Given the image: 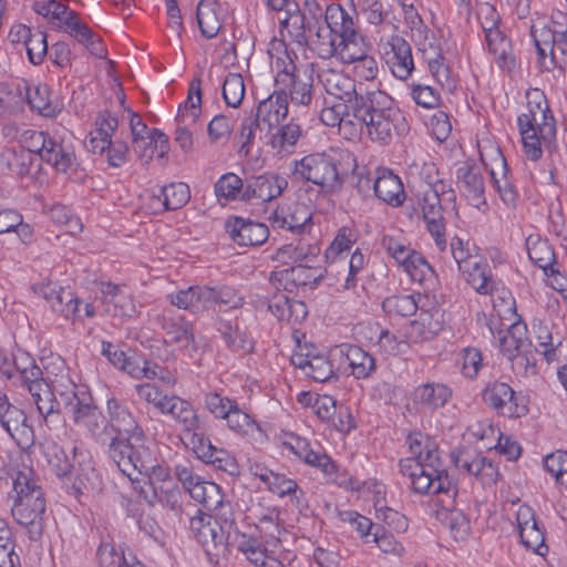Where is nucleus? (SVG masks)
<instances>
[{"instance_id": "f257e3e1", "label": "nucleus", "mask_w": 567, "mask_h": 567, "mask_svg": "<svg viewBox=\"0 0 567 567\" xmlns=\"http://www.w3.org/2000/svg\"><path fill=\"white\" fill-rule=\"evenodd\" d=\"M318 78L327 94L348 104L353 117L367 126L372 140L388 144L393 133H399L398 122L403 117L389 94L381 90L360 93L353 79L333 69L321 71Z\"/></svg>"}, {"instance_id": "f03ea898", "label": "nucleus", "mask_w": 567, "mask_h": 567, "mask_svg": "<svg viewBox=\"0 0 567 567\" xmlns=\"http://www.w3.org/2000/svg\"><path fill=\"white\" fill-rule=\"evenodd\" d=\"M109 425L115 433L107 444V455L132 483L136 470L152 468L153 455L147 437L131 411L118 400H107Z\"/></svg>"}, {"instance_id": "7ed1b4c3", "label": "nucleus", "mask_w": 567, "mask_h": 567, "mask_svg": "<svg viewBox=\"0 0 567 567\" xmlns=\"http://www.w3.org/2000/svg\"><path fill=\"white\" fill-rule=\"evenodd\" d=\"M17 499L11 513L14 520L25 528L31 540L40 539L43 533L45 499L43 492L31 477V472H19L13 480Z\"/></svg>"}, {"instance_id": "20e7f679", "label": "nucleus", "mask_w": 567, "mask_h": 567, "mask_svg": "<svg viewBox=\"0 0 567 567\" xmlns=\"http://www.w3.org/2000/svg\"><path fill=\"white\" fill-rule=\"evenodd\" d=\"M152 465L147 471L136 470L135 474L144 475L147 481L144 485H140L137 477H134V488L150 505L158 502L174 512H179L182 509L181 491L168 471L157 464L155 455H153Z\"/></svg>"}, {"instance_id": "39448f33", "label": "nucleus", "mask_w": 567, "mask_h": 567, "mask_svg": "<svg viewBox=\"0 0 567 567\" xmlns=\"http://www.w3.org/2000/svg\"><path fill=\"white\" fill-rule=\"evenodd\" d=\"M292 177L299 182H310L329 193L340 190L343 185L338 162L324 153L309 154L295 161Z\"/></svg>"}, {"instance_id": "423d86ee", "label": "nucleus", "mask_w": 567, "mask_h": 567, "mask_svg": "<svg viewBox=\"0 0 567 567\" xmlns=\"http://www.w3.org/2000/svg\"><path fill=\"white\" fill-rule=\"evenodd\" d=\"M200 113L202 80L194 78L189 84L187 100L184 105H179L176 116L177 127L174 140L185 153H189L193 150V135L196 132Z\"/></svg>"}, {"instance_id": "0eeeda50", "label": "nucleus", "mask_w": 567, "mask_h": 567, "mask_svg": "<svg viewBox=\"0 0 567 567\" xmlns=\"http://www.w3.org/2000/svg\"><path fill=\"white\" fill-rule=\"evenodd\" d=\"M277 85L288 89V96L293 105L309 106L315 94L313 64L297 66L292 61L276 76Z\"/></svg>"}, {"instance_id": "6e6552de", "label": "nucleus", "mask_w": 567, "mask_h": 567, "mask_svg": "<svg viewBox=\"0 0 567 567\" xmlns=\"http://www.w3.org/2000/svg\"><path fill=\"white\" fill-rule=\"evenodd\" d=\"M523 148L530 161H538L543 155V145L550 147L556 140V122L551 110L535 120L530 118V130L518 128Z\"/></svg>"}, {"instance_id": "1a4fd4ad", "label": "nucleus", "mask_w": 567, "mask_h": 567, "mask_svg": "<svg viewBox=\"0 0 567 567\" xmlns=\"http://www.w3.org/2000/svg\"><path fill=\"white\" fill-rule=\"evenodd\" d=\"M42 449L48 465L58 477L69 476L73 472L79 476H89V472H94L91 457L83 452H79L76 446L71 450L73 462L64 449L55 442L48 441L42 445Z\"/></svg>"}, {"instance_id": "9d476101", "label": "nucleus", "mask_w": 567, "mask_h": 567, "mask_svg": "<svg viewBox=\"0 0 567 567\" xmlns=\"http://www.w3.org/2000/svg\"><path fill=\"white\" fill-rule=\"evenodd\" d=\"M410 485L414 493L437 495L439 502L444 508L453 505L457 495L456 483L447 471L431 472L422 468L410 481Z\"/></svg>"}, {"instance_id": "9b49d317", "label": "nucleus", "mask_w": 567, "mask_h": 567, "mask_svg": "<svg viewBox=\"0 0 567 567\" xmlns=\"http://www.w3.org/2000/svg\"><path fill=\"white\" fill-rule=\"evenodd\" d=\"M422 209V216L426 224V229L432 236L437 249L443 252L447 248L446 225L443 215L442 198L435 193L422 195L419 199Z\"/></svg>"}, {"instance_id": "f8f14e48", "label": "nucleus", "mask_w": 567, "mask_h": 567, "mask_svg": "<svg viewBox=\"0 0 567 567\" xmlns=\"http://www.w3.org/2000/svg\"><path fill=\"white\" fill-rule=\"evenodd\" d=\"M189 444L203 462L212 464L217 470L224 471L229 475L239 474L236 458L228 451L213 445L210 440L203 433H194L189 439Z\"/></svg>"}, {"instance_id": "ddd939ff", "label": "nucleus", "mask_w": 567, "mask_h": 567, "mask_svg": "<svg viewBox=\"0 0 567 567\" xmlns=\"http://www.w3.org/2000/svg\"><path fill=\"white\" fill-rule=\"evenodd\" d=\"M455 466L478 480L483 485H493L498 480V470L487 457L470 450H458L452 454Z\"/></svg>"}, {"instance_id": "4468645a", "label": "nucleus", "mask_w": 567, "mask_h": 567, "mask_svg": "<svg viewBox=\"0 0 567 567\" xmlns=\"http://www.w3.org/2000/svg\"><path fill=\"white\" fill-rule=\"evenodd\" d=\"M485 404L507 417H520L527 413L525 405H519L514 390L504 382L488 383L482 393Z\"/></svg>"}, {"instance_id": "2eb2a0df", "label": "nucleus", "mask_w": 567, "mask_h": 567, "mask_svg": "<svg viewBox=\"0 0 567 567\" xmlns=\"http://www.w3.org/2000/svg\"><path fill=\"white\" fill-rule=\"evenodd\" d=\"M268 220L274 229L289 230L293 234L308 231L312 214L306 205L278 206L270 213Z\"/></svg>"}, {"instance_id": "dca6fc26", "label": "nucleus", "mask_w": 567, "mask_h": 567, "mask_svg": "<svg viewBox=\"0 0 567 567\" xmlns=\"http://www.w3.org/2000/svg\"><path fill=\"white\" fill-rule=\"evenodd\" d=\"M420 51L423 60L427 64V69L431 72L435 81L441 85L443 90L452 93L456 89V78L452 73L449 64L445 62L443 49L440 43L426 42L420 44Z\"/></svg>"}, {"instance_id": "f3484780", "label": "nucleus", "mask_w": 567, "mask_h": 567, "mask_svg": "<svg viewBox=\"0 0 567 567\" xmlns=\"http://www.w3.org/2000/svg\"><path fill=\"white\" fill-rule=\"evenodd\" d=\"M287 187V179L278 174L265 173L259 176H251L246 179L241 200L250 202L252 199H259L269 202L279 197Z\"/></svg>"}, {"instance_id": "a211bd4d", "label": "nucleus", "mask_w": 567, "mask_h": 567, "mask_svg": "<svg viewBox=\"0 0 567 567\" xmlns=\"http://www.w3.org/2000/svg\"><path fill=\"white\" fill-rule=\"evenodd\" d=\"M383 58L392 74L406 80L414 70L410 44L400 35H393L384 47Z\"/></svg>"}, {"instance_id": "6ab92c4d", "label": "nucleus", "mask_w": 567, "mask_h": 567, "mask_svg": "<svg viewBox=\"0 0 567 567\" xmlns=\"http://www.w3.org/2000/svg\"><path fill=\"white\" fill-rule=\"evenodd\" d=\"M226 233L239 246H259L269 237V229L262 223L241 217H230L225 221Z\"/></svg>"}, {"instance_id": "aec40b11", "label": "nucleus", "mask_w": 567, "mask_h": 567, "mask_svg": "<svg viewBox=\"0 0 567 567\" xmlns=\"http://www.w3.org/2000/svg\"><path fill=\"white\" fill-rule=\"evenodd\" d=\"M517 524L522 544L527 549L544 556L548 550L545 544V534L539 527L534 511L529 506H520L518 508Z\"/></svg>"}, {"instance_id": "412c9836", "label": "nucleus", "mask_w": 567, "mask_h": 567, "mask_svg": "<svg viewBox=\"0 0 567 567\" xmlns=\"http://www.w3.org/2000/svg\"><path fill=\"white\" fill-rule=\"evenodd\" d=\"M99 289L106 312L113 317H132L135 313L134 301L122 286L101 281Z\"/></svg>"}, {"instance_id": "4be33fe9", "label": "nucleus", "mask_w": 567, "mask_h": 567, "mask_svg": "<svg viewBox=\"0 0 567 567\" xmlns=\"http://www.w3.org/2000/svg\"><path fill=\"white\" fill-rule=\"evenodd\" d=\"M156 322L165 331V341L187 348L194 341L190 323L173 310H163L156 317Z\"/></svg>"}, {"instance_id": "5701e85b", "label": "nucleus", "mask_w": 567, "mask_h": 567, "mask_svg": "<svg viewBox=\"0 0 567 567\" xmlns=\"http://www.w3.org/2000/svg\"><path fill=\"white\" fill-rule=\"evenodd\" d=\"M189 528L197 542L207 550L224 546L225 535L217 518L199 513L190 518Z\"/></svg>"}, {"instance_id": "b1692460", "label": "nucleus", "mask_w": 567, "mask_h": 567, "mask_svg": "<svg viewBox=\"0 0 567 567\" xmlns=\"http://www.w3.org/2000/svg\"><path fill=\"white\" fill-rule=\"evenodd\" d=\"M290 361L296 368L301 369L307 377L317 382H327L337 378L330 360L323 354L295 352Z\"/></svg>"}, {"instance_id": "393cba45", "label": "nucleus", "mask_w": 567, "mask_h": 567, "mask_svg": "<svg viewBox=\"0 0 567 567\" xmlns=\"http://www.w3.org/2000/svg\"><path fill=\"white\" fill-rule=\"evenodd\" d=\"M161 413L171 415L183 427L189 439L194 433H198L199 416L190 402L177 395H171L163 405Z\"/></svg>"}, {"instance_id": "a878e982", "label": "nucleus", "mask_w": 567, "mask_h": 567, "mask_svg": "<svg viewBox=\"0 0 567 567\" xmlns=\"http://www.w3.org/2000/svg\"><path fill=\"white\" fill-rule=\"evenodd\" d=\"M377 174L373 183L375 196L393 207L402 205L405 192L400 177L388 168H379Z\"/></svg>"}, {"instance_id": "bb28decb", "label": "nucleus", "mask_w": 567, "mask_h": 567, "mask_svg": "<svg viewBox=\"0 0 567 567\" xmlns=\"http://www.w3.org/2000/svg\"><path fill=\"white\" fill-rule=\"evenodd\" d=\"M288 94L285 89L276 90L267 99L262 100L257 107L256 116L267 124L268 130L278 126L288 115Z\"/></svg>"}, {"instance_id": "cd10ccee", "label": "nucleus", "mask_w": 567, "mask_h": 567, "mask_svg": "<svg viewBox=\"0 0 567 567\" xmlns=\"http://www.w3.org/2000/svg\"><path fill=\"white\" fill-rule=\"evenodd\" d=\"M315 27L308 34V41L303 44L322 60H330L338 53V41L326 21L315 20Z\"/></svg>"}, {"instance_id": "c85d7f7f", "label": "nucleus", "mask_w": 567, "mask_h": 567, "mask_svg": "<svg viewBox=\"0 0 567 567\" xmlns=\"http://www.w3.org/2000/svg\"><path fill=\"white\" fill-rule=\"evenodd\" d=\"M456 177L460 189L474 206L478 207L480 204L485 203L484 178L478 166L464 164L457 168Z\"/></svg>"}, {"instance_id": "c756f323", "label": "nucleus", "mask_w": 567, "mask_h": 567, "mask_svg": "<svg viewBox=\"0 0 567 567\" xmlns=\"http://www.w3.org/2000/svg\"><path fill=\"white\" fill-rule=\"evenodd\" d=\"M212 292L208 286H192L187 289L179 290L168 295L171 305L179 309L187 310L192 313H199L208 310V302Z\"/></svg>"}, {"instance_id": "7c9ffc66", "label": "nucleus", "mask_w": 567, "mask_h": 567, "mask_svg": "<svg viewBox=\"0 0 567 567\" xmlns=\"http://www.w3.org/2000/svg\"><path fill=\"white\" fill-rule=\"evenodd\" d=\"M529 259L544 270L546 276L557 277L560 272L555 268L556 257L551 245L539 236L530 235L526 239Z\"/></svg>"}, {"instance_id": "2f4dec72", "label": "nucleus", "mask_w": 567, "mask_h": 567, "mask_svg": "<svg viewBox=\"0 0 567 567\" xmlns=\"http://www.w3.org/2000/svg\"><path fill=\"white\" fill-rule=\"evenodd\" d=\"M326 270L321 267H313L309 265L298 264L290 268L276 272L279 276V281L285 282V289L291 284L295 287H316L324 277Z\"/></svg>"}, {"instance_id": "473e14b6", "label": "nucleus", "mask_w": 567, "mask_h": 567, "mask_svg": "<svg viewBox=\"0 0 567 567\" xmlns=\"http://www.w3.org/2000/svg\"><path fill=\"white\" fill-rule=\"evenodd\" d=\"M287 17L280 21L284 29L287 30L292 40L299 45H303L308 41L307 32H311L315 27L316 18L308 19L300 12L297 2L290 3L289 7L284 9Z\"/></svg>"}, {"instance_id": "72a5a7b5", "label": "nucleus", "mask_w": 567, "mask_h": 567, "mask_svg": "<svg viewBox=\"0 0 567 567\" xmlns=\"http://www.w3.org/2000/svg\"><path fill=\"white\" fill-rule=\"evenodd\" d=\"M48 142L41 159L52 165L60 173H68L76 161L73 147L52 136Z\"/></svg>"}, {"instance_id": "f704fd0d", "label": "nucleus", "mask_w": 567, "mask_h": 567, "mask_svg": "<svg viewBox=\"0 0 567 567\" xmlns=\"http://www.w3.org/2000/svg\"><path fill=\"white\" fill-rule=\"evenodd\" d=\"M41 293L50 303L52 310L62 315L66 319L74 317L79 311L80 300L68 289L48 285L41 289Z\"/></svg>"}, {"instance_id": "c9c22d12", "label": "nucleus", "mask_w": 567, "mask_h": 567, "mask_svg": "<svg viewBox=\"0 0 567 567\" xmlns=\"http://www.w3.org/2000/svg\"><path fill=\"white\" fill-rule=\"evenodd\" d=\"M72 417L75 424L85 427L94 437H99L109 430L107 419L97 406L91 403H83L74 410Z\"/></svg>"}, {"instance_id": "e433bc0d", "label": "nucleus", "mask_w": 567, "mask_h": 567, "mask_svg": "<svg viewBox=\"0 0 567 567\" xmlns=\"http://www.w3.org/2000/svg\"><path fill=\"white\" fill-rule=\"evenodd\" d=\"M324 21L337 41H344L359 33L352 16L340 6L328 7Z\"/></svg>"}, {"instance_id": "4c0bfd02", "label": "nucleus", "mask_w": 567, "mask_h": 567, "mask_svg": "<svg viewBox=\"0 0 567 567\" xmlns=\"http://www.w3.org/2000/svg\"><path fill=\"white\" fill-rule=\"evenodd\" d=\"M461 269L464 279L481 295L493 293L495 281L492 277V270L486 261L481 258Z\"/></svg>"}, {"instance_id": "58836bf2", "label": "nucleus", "mask_w": 567, "mask_h": 567, "mask_svg": "<svg viewBox=\"0 0 567 567\" xmlns=\"http://www.w3.org/2000/svg\"><path fill=\"white\" fill-rule=\"evenodd\" d=\"M0 162L11 174L25 176L30 174L34 155L23 147H7L0 154Z\"/></svg>"}, {"instance_id": "ea45409f", "label": "nucleus", "mask_w": 567, "mask_h": 567, "mask_svg": "<svg viewBox=\"0 0 567 567\" xmlns=\"http://www.w3.org/2000/svg\"><path fill=\"white\" fill-rule=\"evenodd\" d=\"M218 9L219 4L216 0H200L197 6L198 27L203 37L207 39L215 38L221 28Z\"/></svg>"}, {"instance_id": "a19ab883", "label": "nucleus", "mask_w": 567, "mask_h": 567, "mask_svg": "<svg viewBox=\"0 0 567 567\" xmlns=\"http://www.w3.org/2000/svg\"><path fill=\"white\" fill-rule=\"evenodd\" d=\"M344 353L351 374L355 379H367L377 369L375 359L358 346H346Z\"/></svg>"}, {"instance_id": "79ce46f5", "label": "nucleus", "mask_w": 567, "mask_h": 567, "mask_svg": "<svg viewBox=\"0 0 567 567\" xmlns=\"http://www.w3.org/2000/svg\"><path fill=\"white\" fill-rule=\"evenodd\" d=\"M491 53H493L502 69L511 70L514 66V58L511 54V42L499 28L484 32Z\"/></svg>"}, {"instance_id": "37998d69", "label": "nucleus", "mask_w": 567, "mask_h": 567, "mask_svg": "<svg viewBox=\"0 0 567 567\" xmlns=\"http://www.w3.org/2000/svg\"><path fill=\"white\" fill-rule=\"evenodd\" d=\"M190 198L189 187L185 183H173L163 186L159 195H154L153 199L162 203L166 210H176L185 206Z\"/></svg>"}, {"instance_id": "c03bdc74", "label": "nucleus", "mask_w": 567, "mask_h": 567, "mask_svg": "<svg viewBox=\"0 0 567 567\" xmlns=\"http://www.w3.org/2000/svg\"><path fill=\"white\" fill-rule=\"evenodd\" d=\"M451 398V390L441 383H425L414 390V400L429 408L443 406Z\"/></svg>"}, {"instance_id": "a18cd8bd", "label": "nucleus", "mask_w": 567, "mask_h": 567, "mask_svg": "<svg viewBox=\"0 0 567 567\" xmlns=\"http://www.w3.org/2000/svg\"><path fill=\"white\" fill-rule=\"evenodd\" d=\"M302 135L301 127L295 121H290L285 125L277 127L271 134L269 144L277 152H290L296 146Z\"/></svg>"}, {"instance_id": "49530a36", "label": "nucleus", "mask_w": 567, "mask_h": 567, "mask_svg": "<svg viewBox=\"0 0 567 567\" xmlns=\"http://www.w3.org/2000/svg\"><path fill=\"white\" fill-rule=\"evenodd\" d=\"M217 330L231 351L250 352L252 350V342L248 339L246 332L241 331L237 324L220 320Z\"/></svg>"}, {"instance_id": "de8ad7c7", "label": "nucleus", "mask_w": 567, "mask_h": 567, "mask_svg": "<svg viewBox=\"0 0 567 567\" xmlns=\"http://www.w3.org/2000/svg\"><path fill=\"white\" fill-rule=\"evenodd\" d=\"M525 334L526 327L515 323L512 324L499 338L501 351L508 358V360L516 353L523 352V350L529 346L526 343Z\"/></svg>"}, {"instance_id": "09e8293b", "label": "nucleus", "mask_w": 567, "mask_h": 567, "mask_svg": "<svg viewBox=\"0 0 567 567\" xmlns=\"http://www.w3.org/2000/svg\"><path fill=\"white\" fill-rule=\"evenodd\" d=\"M527 109L528 111L517 118L518 128L526 127L530 130V118L535 120L542 113L549 112L550 107L543 91L535 89L527 93Z\"/></svg>"}, {"instance_id": "8fccbe9b", "label": "nucleus", "mask_w": 567, "mask_h": 567, "mask_svg": "<svg viewBox=\"0 0 567 567\" xmlns=\"http://www.w3.org/2000/svg\"><path fill=\"white\" fill-rule=\"evenodd\" d=\"M336 56L343 64H352L368 52V44L359 32L344 41H338Z\"/></svg>"}, {"instance_id": "3c124183", "label": "nucleus", "mask_w": 567, "mask_h": 567, "mask_svg": "<svg viewBox=\"0 0 567 567\" xmlns=\"http://www.w3.org/2000/svg\"><path fill=\"white\" fill-rule=\"evenodd\" d=\"M27 99L30 107L42 116L54 117L61 112L59 105L51 102L49 89L45 85L28 90Z\"/></svg>"}, {"instance_id": "603ef678", "label": "nucleus", "mask_w": 567, "mask_h": 567, "mask_svg": "<svg viewBox=\"0 0 567 567\" xmlns=\"http://www.w3.org/2000/svg\"><path fill=\"white\" fill-rule=\"evenodd\" d=\"M14 539L7 522L0 518V567H16L20 565V557L14 551Z\"/></svg>"}, {"instance_id": "864d4df0", "label": "nucleus", "mask_w": 567, "mask_h": 567, "mask_svg": "<svg viewBox=\"0 0 567 567\" xmlns=\"http://www.w3.org/2000/svg\"><path fill=\"white\" fill-rule=\"evenodd\" d=\"M75 389L76 385L68 378H62L60 381H54L51 384V391L55 392V396L60 402V408L63 406L72 414L74 413V410L84 403L79 399Z\"/></svg>"}, {"instance_id": "5fc2aeb1", "label": "nucleus", "mask_w": 567, "mask_h": 567, "mask_svg": "<svg viewBox=\"0 0 567 567\" xmlns=\"http://www.w3.org/2000/svg\"><path fill=\"white\" fill-rule=\"evenodd\" d=\"M245 186L246 184H244L243 179L238 175L235 173H227L216 182L215 194L218 200L221 198H225L226 200H241Z\"/></svg>"}, {"instance_id": "6e6d98bb", "label": "nucleus", "mask_w": 567, "mask_h": 567, "mask_svg": "<svg viewBox=\"0 0 567 567\" xmlns=\"http://www.w3.org/2000/svg\"><path fill=\"white\" fill-rule=\"evenodd\" d=\"M39 414L42 416L45 425L52 429L60 423L61 410L60 402L55 396V392L51 390H44V395L34 402Z\"/></svg>"}, {"instance_id": "4d7b16f0", "label": "nucleus", "mask_w": 567, "mask_h": 567, "mask_svg": "<svg viewBox=\"0 0 567 567\" xmlns=\"http://www.w3.org/2000/svg\"><path fill=\"white\" fill-rule=\"evenodd\" d=\"M502 162V172L501 176L492 169L491 176L494 183L495 188L497 189L501 199L506 204L507 206H515L516 200L518 198V193L514 184L508 177V167L505 158L501 159Z\"/></svg>"}, {"instance_id": "13d9d810", "label": "nucleus", "mask_w": 567, "mask_h": 567, "mask_svg": "<svg viewBox=\"0 0 567 567\" xmlns=\"http://www.w3.org/2000/svg\"><path fill=\"white\" fill-rule=\"evenodd\" d=\"M383 310L390 316L410 317L417 310V302L412 295H396L385 298Z\"/></svg>"}, {"instance_id": "bf43d9fd", "label": "nucleus", "mask_w": 567, "mask_h": 567, "mask_svg": "<svg viewBox=\"0 0 567 567\" xmlns=\"http://www.w3.org/2000/svg\"><path fill=\"white\" fill-rule=\"evenodd\" d=\"M208 291L212 292L208 310L215 306H218L220 309H237L243 306V298L234 288L227 286L219 288L208 287Z\"/></svg>"}, {"instance_id": "052dcab7", "label": "nucleus", "mask_w": 567, "mask_h": 567, "mask_svg": "<svg viewBox=\"0 0 567 567\" xmlns=\"http://www.w3.org/2000/svg\"><path fill=\"white\" fill-rule=\"evenodd\" d=\"M413 281L423 282L429 274H433L432 266L416 250H412L409 257L400 265Z\"/></svg>"}, {"instance_id": "680f3d73", "label": "nucleus", "mask_w": 567, "mask_h": 567, "mask_svg": "<svg viewBox=\"0 0 567 567\" xmlns=\"http://www.w3.org/2000/svg\"><path fill=\"white\" fill-rule=\"evenodd\" d=\"M257 528L267 538L266 543L276 547L280 543V536L285 532L280 526L279 512L269 511L258 519Z\"/></svg>"}, {"instance_id": "e2e57ef3", "label": "nucleus", "mask_w": 567, "mask_h": 567, "mask_svg": "<svg viewBox=\"0 0 567 567\" xmlns=\"http://www.w3.org/2000/svg\"><path fill=\"white\" fill-rule=\"evenodd\" d=\"M245 95L244 79L238 73H229L223 83V97L230 107H238Z\"/></svg>"}, {"instance_id": "0e129e2a", "label": "nucleus", "mask_w": 567, "mask_h": 567, "mask_svg": "<svg viewBox=\"0 0 567 567\" xmlns=\"http://www.w3.org/2000/svg\"><path fill=\"white\" fill-rule=\"evenodd\" d=\"M319 254L320 247L318 245H311L303 240H299L296 245H285L278 250L279 257L282 259L287 257L293 262L310 260L311 258H316Z\"/></svg>"}, {"instance_id": "69168bd1", "label": "nucleus", "mask_w": 567, "mask_h": 567, "mask_svg": "<svg viewBox=\"0 0 567 567\" xmlns=\"http://www.w3.org/2000/svg\"><path fill=\"white\" fill-rule=\"evenodd\" d=\"M320 120L327 126L342 127L343 125L352 124L355 118L353 117L350 107H348V104L339 102L330 107L321 110Z\"/></svg>"}, {"instance_id": "338daca9", "label": "nucleus", "mask_w": 567, "mask_h": 567, "mask_svg": "<svg viewBox=\"0 0 567 567\" xmlns=\"http://www.w3.org/2000/svg\"><path fill=\"white\" fill-rule=\"evenodd\" d=\"M238 550L255 566H265L268 558H271L268 549L254 537L241 535L238 542Z\"/></svg>"}, {"instance_id": "774afa93", "label": "nucleus", "mask_w": 567, "mask_h": 567, "mask_svg": "<svg viewBox=\"0 0 567 567\" xmlns=\"http://www.w3.org/2000/svg\"><path fill=\"white\" fill-rule=\"evenodd\" d=\"M100 567H143L141 563L128 564L123 553L109 543L101 544L97 549Z\"/></svg>"}]
</instances>
